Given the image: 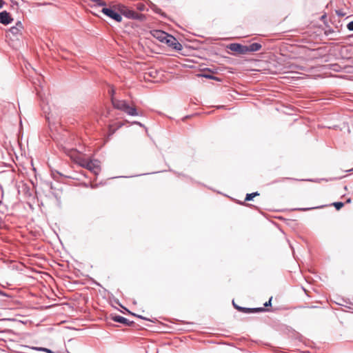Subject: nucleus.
Masks as SVG:
<instances>
[{
    "label": "nucleus",
    "instance_id": "11",
    "mask_svg": "<svg viewBox=\"0 0 353 353\" xmlns=\"http://www.w3.org/2000/svg\"><path fill=\"white\" fill-rule=\"evenodd\" d=\"M262 48V46L259 43H253L250 46H247V52L248 54L249 52H254L260 50Z\"/></svg>",
    "mask_w": 353,
    "mask_h": 353
},
{
    "label": "nucleus",
    "instance_id": "3",
    "mask_svg": "<svg viewBox=\"0 0 353 353\" xmlns=\"http://www.w3.org/2000/svg\"><path fill=\"white\" fill-rule=\"evenodd\" d=\"M79 164L81 167L88 169L95 175H98L101 170L99 161L97 160H88L82 159L79 160Z\"/></svg>",
    "mask_w": 353,
    "mask_h": 353
},
{
    "label": "nucleus",
    "instance_id": "14",
    "mask_svg": "<svg viewBox=\"0 0 353 353\" xmlns=\"http://www.w3.org/2000/svg\"><path fill=\"white\" fill-rule=\"evenodd\" d=\"M90 1L95 3L99 6H105L106 5L105 2L103 0H90Z\"/></svg>",
    "mask_w": 353,
    "mask_h": 353
},
{
    "label": "nucleus",
    "instance_id": "22",
    "mask_svg": "<svg viewBox=\"0 0 353 353\" xmlns=\"http://www.w3.org/2000/svg\"><path fill=\"white\" fill-rule=\"evenodd\" d=\"M137 8L140 10H143L145 8V6L143 4H138Z\"/></svg>",
    "mask_w": 353,
    "mask_h": 353
},
{
    "label": "nucleus",
    "instance_id": "4",
    "mask_svg": "<svg viewBox=\"0 0 353 353\" xmlns=\"http://www.w3.org/2000/svg\"><path fill=\"white\" fill-rule=\"evenodd\" d=\"M101 12L108 17L116 21L117 22H121L122 21L121 15L119 13L117 12L114 10L108 8H103Z\"/></svg>",
    "mask_w": 353,
    "mask_h": 353
},
{
    "label": "nucleus",
    "instance_id": "30",
    "mask_svg": "<svg viewBox=\"0 0 353 353\" xmlns=\"http://www.w3.org/2000/svg\"><path fill=\"white\" fill-rule=\"evenodd\" d=\"M346 202H347V203H350V202H351V199H347Z\"/></svg>",
    "mask_w": 353,
    "mask_h": 353
},
{
    "label": "nucleus",
    "instance_id": "7",
    "mask_svg": "<svg viewBox=\"0 0 353 353\" xmlns=\"http://www.w3.org/2000/svg\"><path fill=\"white\" fill-rule=\"evenodd\" d=\"M13 21L10 14L4 10L0 12V23L3 25H8Z\"/></svg>",
    "mask_w": 353,
    "mask_h": 353
},
{
    "label": "nucleus",
    "instance_id": "2",
    "mask_svg": "<svg viewBox=\"0 0 353 353\" xmlns=\"http://www.w3.org/2000/svg\"><path fill=\"white\" fill-rule=\"evenodd\" d=\"M114 8L116 10L119 11L121 15L122 14L128 19L141 20L143 18V15L142 14H139L132 10H130L122 4H118L115 6Z\"/></svg>",
    "mask_w": 353,
    "mask_h": 353
},
{
    "label": "nucleus",
    "instance_id": "21",
    "mask_svg": "<svg viewBox=\"0 0 353 353\" xmlns=\"http://www.w3.org/2000/svg\"><path fill=\"white\" fill-rule=\"evenodd\" d=\"M15 27H17L19 28V29H21V30H22L23 28V26H22V23L20 21H18L17 23H16V26H14Z\"/></svg>",
    "mask_w": 353,
    "mask_h": 353
},
{
    "label": "nucleus",
    "instance_id": "29",
    "mask_svg": "<svg viewBox=\"0 0 353 353\" xmlns=\"http://www.w3.org/2000/svg\"><path fill=\"white\" fill-rule=\"evenodd\" d=\"M232 304H233L234 307L236 309V307H239L238 305H236V304H235V303H234V301H232Z\"/></svg>",
    "mask_w": 353,
    "mask_h": 353
},
{
    "label": "nucleus",
    "instance_id": "6",
    "mask_svg": "<svg viewBox=\"0 0 353 353\" xmlns=\"http://www.w3.org/2000/svg\"><path fill=\"white\" fill-rule=\"evenodd\" d=\"M228 48L231 51H234V52H238L239 54H248L247 46H243V45H241L240 43H230L228 46Z\"/></svg>",
    "mask_w": 353,
    "mask_h": 353
},
{
    "label": "nucleus",
    "instance_id": "15",
    "mask_svg": "<svg viewBox=\"0 0 353 353\" xmlns=\"http://www.w3.org/2000/svg\"><path fill=\"white\" fill-rule=\"evenodd\" d=\"M334 206L336 208L337 210H339L344 205V203L342 202H335L333 203Z\"/></svg>",
    "mask_w": 353,
    "mask_h": 353
},
{
    "label": "nucleus",
    "instance_id": "25",
    "mask_svg": "<svg viewBox=\"0 0 353 353\" xmlns=\"http://www.w3.org/2000/svg\"><path fill=\"white\" fill-rule=\"evenodd\" d=\"M133 314V315H134V316H137L138 318L141 319L148 320V319H146L145 317H143V316H141V315H136V314Z\"/></svg>",
    "mask_w": 353,
    "mask_h": 353
},
{
    "label": "nucleus",
    "instance_id": "26",
    "mask_svg": "<svg viewBox=\"0 0 353 353\" xmlns=\"http://www.w3.org/2000/svg\"><path fill=\"white\" fill-rule=\"evenodd\" d=\"M0 295L3 296H7L6 294L0 290Z\"/></svg>",
    "mask_w": 353,
    "mask_h": 353
},
{
    "label": "nucleus",
    "instance_id": "27",
    "mask_svg": "<svg viewBox=\"0 0 353 353\" xmlns=\"http://www.w3.org/2000/svg\"><path fill=\"white\" fill-rule=\"evenodd\" d=\"M4 4L3 0H0V9L3 7Z\"/></svg>",
    "mask_w": 353,
    "mask_h": 353
},
{
    "label": "nucleus",
    "instance_id": "13",
    "mask_svg": "<svg viewBox=\"0 0 353 353\" xmlns=\"http://www.w3.org/2000/svg\"><path fill=\"white\" fill-rule=\"evenodd\" d=\"M10 32H11L12 34H18L21 32V29H19V28L13 26L11 27L10 29Z\"/></svg>",
    "mask_w": 353,
    "mask_h": 353
},
{
    "label": "nucleus",
    "instance_id": "16",
    "mask_svg": "<svg viewBox=\"0 0 353 353\" xmlns=\"http://www.w3.org/2000/svg\"><path fill=\"white\" fill-rule=\"evenodd\" d=\"M34 350H38V351L45 352L46 353H52V352L50 350L46 348V347H34Z\"/></svg>",
    "mask_w": 353,
    "mask_h": 353
},
{
    "label": "nucleus",
    "instance_id": "33",
    "mask_svg": "<svg viewBox=\"0 0 353 353\" xmlns=\"http://www.w3.org/2000/svg\"><path fill=\"white\" fill-rule=\"evenodd\" d=\"M352 170H353V169H352Z\"/></svg>",
    "mask_w": 353,
    "mask_h": 353
},
{
    "label": "nucleus",
    "instance_id": "19",
    "mask_svg": "<svg viewBox=\"0 0 353 353\" xmlns=\"http://www.w3.org/2000/svg\"><path fill=\"white\" fill-rule=\"evenodd\" d=\"M336 13L339 17H344L345 15V13L341 10H336Z\"/></svg>",
    "mask_w": 353,
    "mask_h": 353
},
{
    "label": "nucleus",
    "instance_id": "18",
    "mask_svg": "<svg viewBox=\"0 0 353 353\" xmlns=\"http://www.w3.org/2000/svg\"><path fill=\"white\" fill-rule=\"evenodd\" d=\"M347 28L350 31H353V21L347 24Z\"/></svg>",
    "mask_w": 353,
    "mask_h": 353
},
{
    "label": "nucleus",
    "instance_id": "17",
    "mask_svg": "<svg viewBox=\"0 0 353 353\" xmlns=\"http://www.w3.org/2000/svg\"><path fill=\"white\" fill-rule=\"evenodd\" d=\"M319 208L320 207L303 208H298L297 210L305 212V211H307V210H313V209H316V208Z\"/></svg>",
    "mask_w": 353,
    "mask_h": 353
},
{
    "label": "nucleus",
    "instance_id": "8",
    "mask_svg": "<svg viewBox=\"0 0 353 353\" xmlns=\"http://www.w3.org/2000/svg\"><path fill=\"white\" fill-rule=\"evenodd\" d=\"M236 310L240 312H243L244 313H254L258 312L265 311L263 307H255V308H249V307H236Z\"/></svg>",
    "mask_w": 353,
    "mask_h": 353
},
{
    "label": "nucleus",
    "instance_id": "24",
    "mask_svg": "<svg viewBox=\"0 0 353 353\" xmlns=\"http://www.w3.org/2000/svg\"><path fill=\"white\" fill-rule=\"evenodd\" d=\"M272 299V297H271L270 299V300L264 304L265 307H268V306L271 305Z\"/></svg>",
    "mask_w": 353,
    "mask_h": 353
},
{
    "label": "nucleus",
    "instance_id": "20",
    "mask_svg": "<svg viewBox=\"0 0 353 353\" xmlns=\"http://www.w3.org/2000/svg\"><path fill=\"white\" fill-rule=\"evenodd\" d=\"M201 76L203 77H205L207 79H216L214 76L210 75V74H201Z\"/></svg>",
    "mask_w": 353,
    "mask_h": 353
},
{
    "label": "nucleus",
    "instance_id": "32",
    "mask_svg": "<svg viewBox=\"0 0 353 353\" xmlns=\"http://www.w3.org/2000/svg\"><path fill=\"white\" fill-rule=\"evenodd\" d=\"M67 353H70V352L67 351Z\"/></svg>",
    "mask_w": 353,
    "mask_h": 353
},
{
    "label": "nucleus",
    "instance_id": "10",
    "mask_svg": "<svg viewBox=\"0 0 353 353\" xmlns=\"http://www.w3.org/2000/svg\"><path fill=\"white\" fill-rule=\"evenodd\" d=\"M152 35L160 41L164 42L165 39H166L168 33L161 30H154Z\"/></svg>",
    "mask_w": 353,
    "mask_h": 353
},
{
    "label": "nucleus",
    "instance_id": "23",
    "mask_svg": "<svg viewBox=\"0 0 353 353\" xmlns=\"http://www.w3.org/2000/svg\"><path fill=\"white\" fill-rule=\"evenodd\" d=\"M285 179H288V180H296L295 179H293V178H283V179H279V180L276 181L275 182H281V181H284Z\"/></svg>",
    "mask_w": 353,
    "mask_h": 353
},
{
    "label": "nucleus",
    "instance_id": "28",
    "mask_svg": "<svg viewBox=\"0 0 353 353\" xmlns=\"http://www.w3.org/2000/svg\"><path fill=\"white\" fill-rule=\"evenodd\" d=\"M133 123L137 124V125H142V124L140 122H139V121H134Z\"/></svg>",
    "mask_w": 353,
    "mask_h": 353
},
{
    "label": "nucleus",
    "instance_id": "31",
    "mask_svg": "<svg viewBox=\"0 0 353 353\" xmlns=\"http://www.w3.org/2000/svg\"><path fill=\"white\" fill-rule=\"evenodd\" d=\"M350 37L353 38V34L352 35L350 36Z\"/></svg>",
    "mask_w": 353,
    "mask_h": 353
},
{
    "label": "nucleus",
    "instance_id": "5",
    "mask_svg": "<svg viewBox=\"0 0 353 353\" xmlns=\"http://www.w3.org/2000/svg\"><path fill=\"white\" fill-rule=\"evenodd\" d=\"M163 43H165L168 46L172 47L174 50H181L182 49L181 44L170 34H168L166 39H165Z\"/></svg>",
    "mask_w": 353,
    "mask_h": 353
},
{
    "label": "nucleus",
    "instance_id": "1",
    "mask_svg": "<svg viewBox=\"0 0 353 353\" xmlns=\"http://www.w3.org/2000/svg\"><path fill=\"white\" fill-rule=\"evenodd\" d=\"M112 103L116 109L123 111L126 114L130 116H137L139 113L135 107L130 106L129 104L125 100H118L112 99Z\"/></svg>",
    "mask_w": 353,
    "mask_h": 353
},
{
    "label": "nucleus",
    "instance_id": "12",
    "mask_svg": "<svg viewBox=\"0 0 353 353\" xmlns=\"http://www.w3.org/2000/svg\"><path fill=\"white\" fill-rule=\"evenodd\" d=\"M259 195L258 192H252L250 194H247L245 196V201H251L256 196Z\"/></svg>",
    "mask_w": 353,
    "mask_h": 353
},
{
    "label": "nucleus",
    "instance_id": "9",
    "mask_svg": "<svg viewBox=\"0 0 353 353\" xmlns=\"http://www.w3.org/2000/svg\"><path fill=\"white\" fill-rule=\"evenodd\" d=\"M112 320L114 322L123 323V324H125L126 325H132L134 323L133 321H130L128 319H127L126 318H125L123 316H119V315L114 316L112 317Z\"/></svg>",
    "mask_w": 353,
    "mask_h": 353
}]
</instances>
